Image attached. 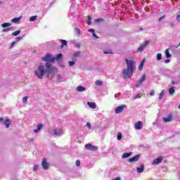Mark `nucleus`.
<instances>
[{
	"mask_svg": "<svg viewBox=\"0 0 180 180\" xmlns=\"http://www.w3.org/2000/svg\"><path fill=\"white\" fill-rule=\"evenodd\" d=\"M162 19H165V15L162 16L160 18L158 19V22H161Z\"/></svg>",
	"mask_w": 180,
	"mask_h": 180,
	"instance_id": "49",
	"label": "nucleus"
},
{
	"mask_svg": "<svg viewBox=\"0 0 180 180\" xmlns=\"http://www.w3.org/2000/svg\"><path fill=\"white\" fill-rule=\"evenodd\" d=\"M46 68H47V70H51V64H46Z\"/></svg>",
	"mask_w": 180,
	"mask_h": 180,
	"instance_id": "38",
	"label": "nucleus"
},
{
	"mask_svg": "<svg viewBox=\"0 0 180 180\" xmlns=\"http://www.w3.org/2000/svg\"><path fill=\"white\" fill-rule=\"evenodd\" d=\"M11 120H9V118H7L4 120V122L2 123V124H5L6 125V129H9V127L11 126Z\"/></svg>",
	"mask_w": 180,
	"mask_h": 180,
	"instance_id": "16",
	"label": "nucleus"
},
{
	"mask_svg": "<svg viewBox=\"0 0 180 180\" xmlns=\"http://www.w3.org/2000/svg\"><path fill=\"white\" fill-rule=\"evenodd\" d=\"M170 26H171L172 29H174V27H175V23L172 22V23L170 24Z\"/></svg>",
	"mask_w": 180,
	"mask_h": 180,
	"instance_id": "51",
	"label": "nucleus"
},
{
	"mask_svg": "<svg viewBox=\"0 0 180 180\" xmlns=\"http://www.w3.org/2000/svg\"><path fill=\"white\" fill-rule=\"evenodd\" d=\"M96 23H101V22H105L103 18H98L95 20Z\"/></svg>",
	"mask_w": 180,
	"mask_h": 180,
	"instance_id": "32",
	"label": "nucleus"
},
{
	"mask_svg": "<svg viewBox=\"0 0 180 180\" xmlns=\"http://www.w3.org/2000/svg\"><path fill=\"white\" fill-rule=\"evenodd\" d=\"M60 41L62 43L61 49H63V47H64V46H67V41L65 39H60Z\"/></svg>",
	"mask_w": 180,
	"mask_h": 180,
	"instance_id": "28",
	"label": "nucleus"
},
{
	"mask_svg": "<svg viewBox=\"0 0 180 180\" xmlns=\"http://www.w3.org/2000/svg\"><path fill=\"white\" fill-rule=\"evenodd\" d=\"M68 64L70 67H74L75 65V61H69Z\"/></svg>",
	"mask_w": 180,
	"mask_h": 180,
	"instance_id": "34",
	"label": "nucleus"
},
{
	"mask_svg": "<svg viewBox=\"0 0 180 180\" xmlns=\"http://www.w3.org/2000/svg\"><path fill=\"white\" fill-rule=\"evenodd\" d=\"M78 56H79V51H77L73 54V57H77Z\"/></svg>",
	"mask_w": 180,
	"mask_h": 180,
	"instance_id": "45",
	"label": "nucleus"
},
{
	"mask_svg": "<svg viewBox=\"0 0 180 180\" xmlns=\"http://www.w3.org/2000/svg\"><path fill=\"white\" fill-rule=\"evenodd\" d=\"M0 122H4V118L3 117H0Z\"/></svg>",
	"mask_w": 180,
	"mask_h": 180,
	"instance_id": "58",
	"label": "nucleus"
},
{
	"mask_svg": "<svg viewBox=\"0 0 180 180\" xmlns=\"http://www.w3.org/2000/svg\"><path fill=\"white\" fill-rule=\"evenodd\" d=\"M46 72H47V70L44 67V65H40L37 70L34 72L35 75L41 79L44 75H46Z\"/></svg>",
	"mask_w": 180,
	"mask_h": 180,
	"instance_id": "2",
	"label": "nucleus"
},
{
	"mask_svg": "<svg viewBox=\"0 0 180 180\" xmlns=\"http://www.w3.org/2000/svg\"><path fill=\"white\" fill-rule=\"evenodd\" d=\"M146 81V75H143L142 77L138 79L136 84H135L136 88H140L141 86V84Z\"/></svg>",
	"mask_w": 180,
	"mask_h": 180,
	"instance_id": "8",
	"label": "nucleus"
},
{
	"mask_svg": "<svg viewBox=\"0 0 180 180\" xmlns=\"http://www.w3.org/2000/svg\"><path fill=\"white\" fill-rule=\"evenodd\" d=\"M172 85H176V83L175 82V81H172Z\"/></svg>",
	"mask_w": 180,
	"mask_h": 180,
	"instance_id": "55",
	"label": "nucleus"
},
{
	"mask_svg": "<svg viewBox=\"0 0 180 180\" xmlns=\"http://www.w3.org/2000/svg\"><path fill=\"white\" fill-rule=\"evenodd\" d=\"M131 152L130 153H124L122 156V158H129V157H130L131 155Z\"/></svg>",
	"mask_w": 180,
	"mask_h": 180,
	"instance_id": "25",
	"label": "nucleus"
},
{
	"mask_svg": "<svg viewBox=\"0 0 180 180\" xmlns=\"http://www.w3.org/2000/svg\"><path fill=\"white\" fill-rule=\"evenodd\" d=\"M165 94V89H162L160 94H159V101H161L162 99Z\"/></svg>",
	"mask_w": 180,
	"mask_h": 180,
	"instance_id": "23",
	"label": "nucleus"
},
{
	"mask_svg": "<svg viewBox=\"0 0 180 180\" xmlns=\"http://www.w3.org/2000/svg\"><path fill=\"white\" fill-rule=\"evenodd\" d=\"M136 171L138 174H141V172H144V165H141L140 167L136 168Z\"/></svg>",
	"mask_w": 180,
	"mask_h": 180,
	"instance_id": "19",
	"label": "nucleus"
},
{
	"mask_svg": "<svg viewBox=\"0 0 180 180\" xmlns=\"http://www.w3.org/2000/svg\"><path fill=\"white\" fill-rule=\"evenodd\" d=\"M36 19H37V15L32 16V17L30 18V22H34V20H36Z\"/></svg>",
	"mask_w": 180,
	"mask_h": 180,
	"instance_id": "33",
	"label": "nucleus"
},
{
	"mask_svg": "<svg viewBox=\"0 0 180 180\" xmlns=\"http://www.w3.org/2000/svg\"><path fill=\"white\" fill-rule=\"evenodd\" d=\"M144 63H146V59L144 58L139 64V70L141 71L143 70V67H144Z\"/></svg>",
	"mask_w": 180,
	"mask_h": 180,
	"instance_id": "21",
	"label": "nucleus"
},
{
	"mask_svg": "<svg viewBox=\"0 0 180 180\" xmlns=\"http://www.w3.org/2000/svg\"><path fill=\"white\" fill-rule=\"evenodd\" d=\"M41 127H43V124H39L37 125V129L34 130V133H37L38 131H40V130H41Z\"/></svg>",
	"mask_w": 180,
	"mask_h": 180,
	"instance_id": "24",
	"label": "nucleus"
},
{
	"mask_svg": "<svg viewBox=\"0 0 180 180\" xmlns=\"http://www.w3.org/2000/svg\"><path fill=\"white\" fill-rule=\"evenodd\" d=\"M165 54H166V58H171V57H172V55H171V53H169V49H166L165 51Z\"/></svg>",
	"mask_w": 180,
	"mask_h": 180,
	"instance_id": "26",
	"label": "nucleus"
},
{
	"mask_svg": "<svg viewBox=\"0 0 180 180\" xmlns=\"http://www.w3.org/2000/svg\"><path fill=\"white\" fill-rule=\"evenodd\" d=\"M134 127L136 130H141L143 129V122L139 121L134 124Z\"/></svg>",
	"mask_w": 180,
	"mask_h": 180,
	"instance_id": "13",
	"label": "nucleus"
},
{
	"mask_svg": "<svg viewBox=\"0 0 180 180\" xmlns=\"http://www.w3.org/2000/svg\"><path fill=\"white\" fill-rule=\"evenodd\" d=\"M20 32L21 31L20 30H18L13 32L11 34H12V36H18V34H20Z\"/></svg>",
	"mask_w": 180,
	"mask_h": 180,
	"instance_id": "31",
	"label": "nucleus"
},
{
	"mask_svg": "<svg viewBox=\"0 0 180 180\" xmlns=\"http://www.w3.org/2000/svg\"><path fill=\"white\" fill-rule=\"evenodd\" d=\"M22 102H23V103H27V96H25L22 98Z\"/></svg>",
	"mask_w": 180,
	"mask_h": 180,
	"instance_id": "41",
	"label": "nucleus"
},
{
	"mask_svg": "<svg viewBox=\"0 0 180 180\" xmlns=\"http://www.w3.org/2000/svg\"><path fill=\"white\" fill-rule=\"evenodd\" d=\"M41 60L46 63H54V61H56V58L53 57L51 54L47 53L44 57L41 58Z\"/></svg>",
	"mask_w": 180,
	"mask_h": 180,
	"instance_id": "3",
	"label": "nucleus"
},
{
	"mask_svg": "<svg viewBox=\"0 0 180 180\" xmlns=\"http://www.w3.org/2000/svg\"><path fill=\"white\" fill-rule=\"evenodd\" d=\"M75 165H76V167H79V165H81V162L79 160H77Z\"/></svg>",
	"mask_w": 180,
	"mask_h": 180,
	"instance_id": "44",
	"label": "nucleus"
},
{
	"mask_svg": "<svg viewBox=\"0 0 180 180\" xmlns=\"http://www.w3.org/2000/svg\"><path fill=\"white\" fill-rule=\"evenodd\" d=\"M139 98H141V96L140 94H137L135 97H134V99H139Z\"/></svg>",
	"mask_w": 180,
	"mask_h": 180,
	"instance_id": "48",
	"label": "nucleus"
},
{
	"mask_svg": "<svg viewBox=\"0 0 180 180\" xmlns=\"http://www.w3.org/2000/svg\"><path fill=\"white\" fill-rule=\"evenodd\" d=\"M89 32H91V33H95V30L90 29V30H89Z\"/></svg>",
	"mask_w": 180,
	"mask_h": 180,
	"instance_id": "52",
	"label": "nucleus"
},
{
	"mask_svg": "<svg viewBox=\"0 0 180 180\" xmlns=\"http://www.w3.org/2000/svg\"><path fill=\"white\" fill-rule=\"evenodd\" d=\"M104 54H112V50L104 51Z\"/></svg>",
	"mask_w": 180,
	"mask_h": 180,
	"instance_id": "43",
	"label": "nucleus"
},
{
	"mask_svg": "<svg viewBox=\"0 0 180 180\" xmlns=\"http://www.w3.org/2000/svg\"><path fill=\"white\" fill-rule=\"evenodd\" d=\"M179 109H180V104H179Z\"/></svg>",
	"mask_w": 180,
	"mask_h": 180,
	"instance_id": "62",
	"label": "nucleus"
},
{
	"mask_svg": "<svg viewBox=\"0 0 180 180\" xmlns=\"http://www.w3.org/2000/svg\"><path fill=\"white\" fill-rule=\"evenodd\" d=\"M178 47H179V46H170L169 49H167L168 50H169L170 51H174V50H176V49H178Z\"/></svg>",
	"mask_w": 180,
	"mask_h": 180,
	"instance_id": "27",
	"label": "nucleus"
},
{
	"mask_svg": "<svg viewBox=\"0 0 180 180\" xmlns=\"http://www.w3.org/2000/svg\"><path fill=\"white\" fill-rule=\"evenodd\" d=\"M143 30V28H140V30Z\"/></svg>",
	"mask_w": 180,
	"mask_h": 180,
	"instance_id": "60",
	"label": "nucleus"
},
{
	"mask_svg": "<svg viewBox=\"0 0 180 180\" xmlns=\"http://www.w3.org/2000/svg\"><path fill=\"white\" fill-rule=\"evenodd\" d=\"M86 127H87V129H89V130H91L92 129L91 123H89V122L86 123Z\"/></svg>",
	"mask_w": 180,
	"mask_h": 180,
	"instance_id": "36",
	"label": "nucleus"
},
{
	"mask_svg": "<svg viewBox=\"0 0 180 180\" xmlns=\"http://www.w3.org/2000/svg\"><path fill=\"white\" fill-rule=\"evenodd\" d=\"M76 91H77V92H84V91H86V88H85V87H84V86H78L77 87Z\"/></svg>",
	"mask_w": 180,
	"mask_h": 180,
	"instance_id": "18",
	"label": "nucleus"
},
{
	"mask_svg": "<svg viewBox=\"0 0 180 180\" xmlns=\"http://www.w3.org/2000/svg\"><path fill=\"white\" fill-rule=\"evenodd\" d=\"M156 60H158V61L162 60V54L158 53L156 56Z\"/></svg>",
	"mask_w": 180,
	"mask_h": 180,
	"instance_id": "29",
	"label": "nucleus"
},
{
	"mask_svg": "<svg viewBox=\"0 0 180 180\" xmlns=\"http://www.w3.org/2000/svg\"><path fill=\"white\" fill-rule=\"evenodd\" d=\"M55 58V61L56 60V61H58V63L59 64V65L60 67H64V63L63 62V60L61 58H63V53H58L56 56V57H54Z\"/></svg>",
	"mask_w": 180,
	"mask_h": 180,
	"instance_id": "6",
	"label": "nucleus"
},
{
	"mask_svg": "<svg viewBox=\"0 0 180 180\" xmlns=\"http://www.w3.org/2000/svg\"><path fill=\"white\" fill-rule=\"evenodd\" d=\"M92 20V18H91V16H89V18L87 20V25H91Z\"/></svg>",
	"mask_w": 180,
	"mask_h": 180,
	"instance_id": "37",
	"label": "nucleus"
},
{
	"mask_svg": "<svg viewBox=\"0 0 180 180\" xmlns=\"http://www.w3.org/2000/svg\"><path fill=\"white\" fill-rule=\"evenodd\" d=\"M127 105H119L115 108V113H117V115H119V113H122V112H123V109H127Z\"/></svg>",
	"mask_w": 180,
	"mask_h": 180,
	"instance_id": "9",
	"label": "nucleus"
},
{
	"mask_svg": "<svg viewBox=\"0 0 180 180\" xmlns=\"http://www.w3.org/2000/svg\"><path fill=\"white\" fill-rule=\"evenodd\" d=\"M86 150H89V151H96L98 150V147L92 146L91 143H88L85 145Z\"/></svg>",
	"mask_w": 180,
	"mask_h": 180,
	"instance_id": "11",
	"label": "nucleus"
},
{
	"mask_svg": "<svg viewBox=\"0 0 180 180\" xmlns=\"http://www.w3.org/2000/svg\"><path fill=\"white\" fill-rule=\"evenodd\" d=\"M20 19H22V16L18 17V18H14L11 20V22H13V23H20Z\"/></svg>",
	"mask_w": 180,
	"mask_h": 180,
	"instance_id": "17",
	"label": "nucleus"
},
{
	"mask_svg": "<svg viewBox=\"0 0 180 180\" xmlns=\"http://www.w3.org/2000/svg\"><path fill=\"white\" fill-rule=\"evenodd\" d=\"M37 169H39V165H34V167H33V171H34V172H36L37 171Z\"/></svg>",
	"mask_w": 180,
	"mask_h": 180,
	"instance_id": "35",
	"label": "nucleus"
},
{
	"mask_svg": "<svg viewBox=\"0 0 180 180\" xmlns=\"http://www.w3.org/2000/svg\"><path fill=\"white\" fill-rule=\"evenodd\" d=\"M117 140H122V133H118L117 136Z\"/></svg>",
	"mask_w": 180,
	"mask_h": 180,
	"instance_id": "39",
	"label": "nucleus"
},
{
	"mask_svg": "<svg viewBox=\"0 0 180 180\" xmlns=\"http://www.w3.org/2000/svg\"><path fill=\"white\" fill-rule=\"evenodd\" d=\"M58 79H60V76L58 77Z\"/></svg>",
	"mask_w": 180,
	"mask_h": 180,
	"instance_id": "61",
	"label": "nucleus"
},
{
	"mask_svg": "<svg viewBox=\"0 0 180 180\" xmlns=\"http://www.w3.org/2000/svg\"><path fill=\"white\" fill-rule=\"evenodd\" d=\"M162 119L165 123L172 122V114H169L167 117H163Z\"/></svg>",
	"mask_w": 180,
	"mask_h": 180,
	"instance_id": "15",
	"label": "nucleus"
},
{
	"mask_svg": "<svg viewBox=\"0 0 180 180\" xmlns=\"http://www.w3.org/2000/svg\"><path fill=\"white\" fill-rule=\"evenodd\" d=\"M15 44H16V41H13L11 45H10V48L12 49L14 47Z\"/></svg>",
	"mask_w": 180,
	"mask_h": 180,
	"instance_id": "42",
	"label": "nucleus"
},
{
	"mask_svg": "<svg viewBox=\"0 0 180 180\" xmlns=\"http://www.w3.org/2000/svg\"><path fill=\"white\" fill-rule=\"evenodd\" d=\"M140 160V155H136L134 157L129 158L128 160V162H134L136 161H139Z\"/></svg>",
	"mask_w": 180,
	"mask_h": 180,
	"instance_id": "14",
	"label": "nucleus"
},
{
	"mask_svg": "<svg viewBox=\"0 0 180 180\" xmlns=\"http://www.w3.org/2000/svg\"><path fill=\"white\" fill-rule=\"evenodd\" d=\"M125 63L127 65V69L123 70L122 74L124 78H126V77L131 78L133 77V72H134V70H136V62L133 59L129 60L126 58Z\"/></svg>",
	"mask_w": 180,
	"mask_h": 180,
	"instance_id": "1",
	"label": "nucleus"
},
{
	"mask_svg": "<svg viewBox=\"0 0 180 180\" xmlns=\"http://www.w3.org/2000/svg\"><path fill=\"white\" fill-rule=\"evenodd\" d=\"M41 166L43 169L47 170L49 169V167H50V163L47 162V159L44 158L42 160Z\"/></svg>",
	"mask_w": 180,
	"mask_h": 180,
	"instance_id": "10",
	"label": "nucleus"
},
{
	"mask_svg": "<svg viewBox=\"0 0 180 180\" xmlns=\"http://www.w3.org/2000/svg\"><path fill=\"white\" fill-rule=\"evenodd\" d=\"M95 85H98V86H102V85H103V82L97 80L95 82Z\"/></svg>",
	"mask_w": 180,
	"mask_h": 180,
	"instance_id": "30",
	"label": "nucleus"
},
{
	"mask_svg": "<svg viewBox=\"0 0 180 180\" xmlns=\"http://www.w3.org/2000/svg\"><path fill=\"white\" fill-rule=\"evenodd\" d=\"M171 61V60H169V59H166L165 60V64H168V63H169Z\"/></svg>",
	"mask_w": 180,
	"mask_h": 180,
	"instance_id": "53",
	"label": "nucleus"
},
{
	"mask_svg": "<svg viewBox=\"0 0 180 180\" xmlns=\"http://www.w3.org/2000/svg\"><path fill=\"white\" fill-rule=\"evenodd\" d=\"M162 162V157L157 158L152 162V165H158V164H161Z\"/></svg>",
	"mask_w": 180,
	"mask_h": 180,
	"instance_id": "12",
	"label": "nucleus"
},
{
	"mask_svg": "<svg viewBox=\"0 0 180 180\" xmlns=\"http://www.w3.org/2000/svg\"><path fill=\"white\" fill-rule=\"evenodd\" d=\"M176 20H177L179 22H180V15H176Z\"/></svg>",
	"mask_w": 180,
	"mask_h": 180,
	"instance_id": "47",
	"label": "nucleus"
},
{
	"mask_svg": "<svg viewBox=\"0 0 180 180\" xmlns=\"http://www.w3.org/2000/svg\"><path fill=\"white\" fill-rule=\"evenodd\" d=\"M51 134H52V136H63V134H64V131L60 128H56L51 131Z\"/></svg>",
	"mask_w": 180,
	"mask_h": 180,
	"instance_id": "4",
	"label": "nucleus"
},
{
	"mask_svg": "<svg viewBox=\"0 0 180 180\" xmlns=\"http://www.w3.org/2000/svg\"><path fill=\"white\" fill-rule=\"evenodd\" d=\"M122 179L120 177H117L114 180H121Z\"/></svg>",
	"mask_w": 180,
	"mask_h": 180,
	"instance_id": "57",
	"label": "nucleus"
},
{
	"mask_svg": "<svg viewBox=\"0 0 180 180\" xmlns=\"http://www.w3.org/2000/svg\"><path fill=\"white\" fill-rule=\"evenodd\" d=\"M148 44H150V41H145L143 44H141L140 47L138 49V51H139V53H143Z\"/></svg>",
	"mask_w": 180,
	"mask_h": 180,
	"instance_id": "7",
	"label": "nucleus"
},
{
	"mask_svg": "<svg viewBox=\"0 0 180 180\" xmlns=\"http://www.w3.org/2000/svg\"><path fill=\"white\" fill-rule=\"evenodd\" d=\"M24 36L22 37H18L15 38L16 41H20V40H22V39H23Z\"/></svg>",
	"mask_w": 180,
	"mask_h": 180,
	"instance_id": "40",
	"label": "nucleus"
},
{
	"mask_svg": "<svg viewBox=\"0 0 180 180\" xmlns=\"http://www.w3.org/2000/svg\"><path fill=\"white\" fill-rule=\"evenodd\" d=\"M75 30L77 32V34H81V30L78 28H75Z\"/></svg>",
	"mask_w": 180,
	"mask_h": 180,
	"instance_id": "50",
	"label": "nucleus"
},
{
	"mask_svg": "<svg viewBox=\"0 0 180 180\" xmlns=\"http://www.w3.org/2000/svg\"><path fill=\"white\" fill-rule=\"evenodd\" d=\"M150 96H154L155 95V93L153 90H152L150 92Z\"/></svg>",
	"mask_w": 180,
	"mask_h": 180,
	"instance_id": "46",
	"label": "nucleus"
},
{
	"mask_svg": "<svg viewBox=\"0 0 180 180\" xmlns=\"http://www.w3.org/2000/svg\"><path fill=\"white\" fill-rule=\"evenodd\" d=\"M169 95H174L175 94V86H172L170 89H169Z\"/></svg>",
	"mask_w": 180,
	"mask_h": 180,
	"instance_id": "22",
	"label": "nucleus"
},
{
	"mask_svg": "<svg viewBox=\"0 0 180 180\" xmlns=\"http://www.w3.org/2000/svg\"><path fill=\"white\" fill-rule=\"evenodd\" d=\"M115 98H117V94H115Z\"/></svg>",
	"mask_w": 180,
	"mask_h": 180,
	"instance_id": "59",
	"label": "nucleus"
},
{
	"mask_svg": "<svg viewBox=\"0 0 180 180\" xmlns=\"http://www.w3.org/2000/svg\"><path fill=\"white\" fill-rule=\"evenodd\" d=\"M11 23L9 22H4L3 24H1V27H7V28H5L2 30V33H5V32H11V30H13V27H9L11 26Z\"/></svg>",
	"mask_w": 180,
	"mask_h": 180,
	"instance_id": "5",
	"label": "nucleus"
},
{
	"mask_svg": "<svg viewBox=\"0 0 180 180\" xmlns=\"http://www.w3.org/2000/svg\"><path fill=\"white\" fill-rule=\"evenodd\" d=\"M93 37H96V39H98V35H96V34H95V32H93Z\"/></svg>",
	"mask_w": 180,
	"mask_h": 180,
	"instance_id": "54",
	"label": "nucleus"
},
{
	"mask_svg": "<svg viewBox=\"0 0 180 180\" xmlns=\"http://www.w3.org/2000/svg\"><path fill=\"white\" fill-rule=\"evenodd\" d=\"M87 105L91 108V109H96V104L95 103L92 102H88Z\"/></svg>",
	"mask_w": 180,
	"mask_h": 180,
	"instance_id": "20",
	"label": "nucleus"
},
{
	"mask_svg": "<svg viewBox=\"0 0 180 180\" xmlns=\"http://www.w3.org/2000/svg\"><path fill=\"white\" fill-rule=\"evenodd\" d=\"M76 47H77L78 49H79V47H81V45H80L79 44H77L76 45Z\"/></svg>",
	"mask_w": 180,
	"mask_h": 180,
	"instance_id": "56",
	"label": "nucleus"
}]
</instances>
